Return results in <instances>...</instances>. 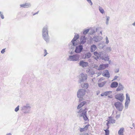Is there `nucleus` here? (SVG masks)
Returning <instances> with one entry per match:
<instances>
[{"label":"nucleus","instance_id":"nucleus-1","mask_svg":"<svg viewBox=\"0 0 135 135\" xmlns=\"http://www.w3.org/2000/svg\"><path fill=\"white\" fill-rule=\"evenodd\" d=\"M48 28V26L46 25L43 27L42 30V38L47 42H48L49 40Z\"/></svg>","mask_w":135,"mask_h":135},{"label":"nucleus","instance_id":"nucleus-2","mask_svg":"<svg viewBox=\"0 0 135 135\" xmlns=\"http://www.w3.org/2000/svg\"><path fill=\"white\" fill-rule=\"evenodd\" d=\"M86 108H85L84 109H80L77 112L78 113L77 114V116L83 117L84 120H88V119L86 116Z\"/></svg>","mask_w":135,"mask_h":135},{"label":"nucleus","instance_id":"nucleus-3","mask_svg":"<svg viewBox=\"0 0 135 135\" xmlns=\"http://www.w3.org/2000/svg\"><path fill=\"white\" fill-rule=\"evenodd\" d=\"M68 56L67 60L69 61H77L79 60L80 58L79 55L78 54L73 55H68Z\"/></svg>","mask_w":135,"mask_h":135},{"label":"nucleus","instance_id":"nucleus-4","mask_svg":"<svg viewBox=\"0 0 135 135\" xmlns=\"http://www.w3.org/2000/svg\"><path fill=\"white\" fill-rule=\"evenodd\" d=\"M31 107L29 103H27L25 105L22 106L21 110L23 112L25 113H27L30 112Z\"/></svg>","mask_w":135,"mask_h":135},{"label":"nucleus","instance_id":"nucleus-5","mask_svg":"<svg viewBox=\"0 0 135 135\" xmlns=\"http://www.w3.org/2000/svg\"><path fill=\"white\" fill-rule=\"evenodd\" d=\"M85 90L84 89H81L79 90L77 92V97L79 98V101H81L84 99L83 96L85 94Z\"/></svg>","mask_w":135,"mask_h":135},{"label":"nucleus","instance_id":"nucleus-6","mask_svg":"<svg viewBox=\"0 0 135 135\" xmlns=\"http://www.w3.org/2000/svg\"><path fill=\"white\" fill-rule=\"evenodd\" d=\"M87 78V75L85 74L81 73L79 75V82L81 83L86 80Z\"/></svg>","mask_w":135,"mask_h":135},{"label":"nucleus","instance_id":"nucleus-7","mask_svg":"<svg viewBox=\"0 0 135 135\" xmlns=\"http://www.w3.org/2000/svg\"><path fill=\"white\" fill-rule=\"evenodd\" d=\"M114 105L116 109L118 111H122L123 109V105L121 103L119 102H117L115 103Z\"/></svg>","mask_w":135,"mask_h":135},{"label":"nucleus","instance_id":"nucleus-8","mask_svg":"<svg viewBox=\"0 0 135 135\" xmlns=\"http://www.w3.org/2000/svg\"><path fill=\"white\" fill-rule=\"evenodd\" d=\"M115 99L119 100L121 102H122L124 99L123 95L122 93H119L115 95Z\"/></svg>","mask_w":135,"mask_h":135},{"label":"nucleus","instance_id":"nucleus-9","mask_svg":"<svg viewBox=\"0 0 135 135\" xmlns=\"http://www.w3.org/2000/svg\"><path fill=\"white\" fill-rule=\"evenodd\" d=\"M126 98L125 105L126 108L127 109L128 108V104L130 101V97L128 94L127 93L126 94Z\"/></svg>","mask_w":135,"mask_h":135},{"label":"nucleus","instance_id":"nucleus-10","mask_svg":"<svg viewBox=\"0 0 135 135\" xmlns=\"http://www.w3.org/2000/svg\"><path fill=\"white\" fill-rule=\"evenodd\" d=\"M79 36L78 35H75L74 37L71 41V42L74 46H75L77 45L76 40L79 38Z\"/></svg>","mask_w":135,"mask_h":135},{"label":"nucleus","instance_id":"nucleus-11","mask_svg":"<svg viewBox=\"0 0 135 135\" xmlns=\"http://www.w3.org/2000/svg\"><path fill=\"white\" fill-rule=\"evenodd\" d=\"M109 66L108 64H100L98 68V70H103L105 69L106 67Z\"/></svg>","mask_w":135,"mask_h":135},{"label":"nucleus","instance_id":"nucleus-12","mask_svg":"<svg viewBox=\"0 0 135 135\" xmlns=\"http://www.w3.org/2000/svg\"><path fill=\"white\" fill-rule=\"evenodd\" d=\"M83 49V46L80 45L76 47L75 52L77 53H80Z\"/></svg>","mask_w":135,"mask_h":135},{"label":"nucleus","instance_id":"nucleus-13","mask_svg":"<svg viewBox=\"0 0 135 135\" xmlns=\"http://www.w3.org/2000/svg\"><path fill=\"white\" fill-rule=\"evenodd\" d=\"M109 120L108 121V122L106 123L108 127V129L109 128V124L110 123H115V120L112 117H109Z\"/></svg>","mask_w":135,"mask_h":135},{"label":"nucleus","instance_id":"nucleus-14","mask_svg":"<svg viewBox=\"0 0 135 135\" xmlns=\"http://www.w3.org/2000/svg\"><path fill=\"white\" fill-rule=\"evenodd\" d=\"M118 86L116 90V91L117 92H118L123 90L124 89V87L120 83H119V84H118Z\"/></svg>","mask_w":135,"mask_h":135},{"label":"nucleus","instance_id":"nucleus-15","mask_svg":"<svg viewBox=\"0 0 135 135\" xmlns=\"http://www.w3.org/2000/svg\"><path fill=\"white\" fill-rule=\"evenodd\" d=\"M103 39V37L100 36H95L93 38V40L95 42L99 41L102 40Z\"/></svg>","mask_w":135,"mask_h":135},{"label":"nucleus","instance_id":"nucleus-16","mask_svg":"<svg viewBox=\"0 0 135 135\" xmlns=\"http://www.w3.org/2000/svg\"><path fill=\"white\" fill-rule=\"evenodd\" d=\"M86 71V73L90 75H92L95 73L94 71L92 69H88Z\"/></svg>","mask_w":135,"mask_h":135},{"label":"nucleus","instance_id":"nucleus-17","mask_svg":"<svg viewBox=\"0 0 135 135\" xmlns=\"http://www.w3.org/2000/svg\"><path fill=\"white\" fill-rule=\"evenodd\" d=\"M88 63L87 62H84L83 61H81L79 63L80 66L83 67H86L88 65Z\"/></svg>","mask_w":135,"mask_h":135},{"label":"nucleus","instance_id":"nucleus-18","mask_svg":"<svg viewBox=\"0 0 135 135\" xmlns=\"http://www.w3.org/2000/svg\"><path fill=\"white\" fill-rule=\"evenodd\" d=\"M103 75L105 77L109 78L110 77V74L108 70H106L104 71L103 73Z\"/></svg>","mask_w":135,"mask_h":135},{"label":"nucleus","instance_id":"nucleus-19","mask_svg":"<svg viewBox=\"0 0 135 135\" xmlns=\"http://www.w3.org/2000/svg\"><path fill=\"white\" fill-rule=\"evenodd\" d=\"M118 83L117 82L114 81L111 83L110 87L112 88H116L118 86Z\"/></svg>","mask_w":135,"mask_h":135},{"label":"nucleus","instance_id":"nucleus-20","mask_svg":"<svg viewBox=\"0 0 135 135\" xmlns=\"http://www.w3.org/2000/svg\"><path fill=\"white\" fill-rule=\"evenodd\" d=\"M100 58L102 60H104L105 61H108L109 60L108 56L107 54H105L104 56L102 55Z\"/></svg>","mask_w":135,"mask_h":135},{"label":"nucleus","instance_id":"nucleus-21","mask_svg":"<svg viewBox=\"0 0 135 135\" xmlns=\"http://www.w3.org/2000/svg\"><path fill=\"white\" fill-rule=\"evenodd\" d=\"M21 7L23 8H27L31 6V4L29 3H25V4H21L20 5Z\"/></svg>","mask_w":135,"mask_h":135},{"label":"nucleus","instance_id":"nucleus-22","mask_svg":"<svg viewBox=\"0 0 135 135\" xmlns=\"http://www.w3.org/2000/svg\"><path fill=\"white\" fill-rule=\"evenodd\" d=\"M86 39L85 36H82L80 38V42L81 44H83L86 42Z\"/></svg>","mask_w":135,"mask_h":135},{"label":"nucleus","instance_id":"nucleus-23","mask_svg":"<svg viewBox=\"0 0 135 135\" xmlns=\"http://www.w3.org/2000/svg\"><path fill=\"white\" fill-rule=\"evenodd\" d=\"M103 52H100L99 53L97 52H95L94 53V55L95 56L100 57H101L103 55Z\"/></svg>","mask_w":135,"mask_h":135},{"label":"nucleus","instance_id":"nucleus-24","mask_svg":"<svg viewBox=\"0 0 135 135\" xmlns=\"http://www.w3.org/2000/svg\"><path fill=\"white\" fill-rule=\"evenodd\" d=\"M86 103L85 101H83L80 103L78 106L77 108L79 109L81 108Z\"/></svg>","mask_w":135,"mask_h":135},{"label":"nucleus","instance_id":"nucleus-25","mask_svg":"<svg viewBox=\"0 0 135 135\" xmlns=\"http://www.w3.org/2000/svg\"><path fill=\"white\" fill-rule=\"evenodd\" d=\"M90 49L91 52H93L97 49V47L95 45H93L91 46Z\"/></svg>","mask_w":135,"mask_h":135},{"label":"nucleus","instance_id":"nucleus-26","mask_svg":"<svg viewBox=\"0 0 135 135\" xmlns=\"http://www.w3.org/2000/svg\"><path fill=\"white\" fill-rule=\"evenodd\" d=\"M112 92L111 91H106L104 93H102L101 94V96L102 97L104 96H107L109 95V94L111 93Z\"/></svg>","mask_w":135,"mask_h":135},{"label":"nucleus","instance_id":"nucleus-27","mask_svg":"<svg viewBox=\"0 0 135 135\" xmlns=\"http://www.w3.org/2000/svg\"><path fill=\"white\" fill-rule=\"evenodd\" d=\"M85 55V59H88L90 58L91 56V53L89 52H87L84 54Z\"/></svg>","mask_w":135,"mask_h":135},{"label":"nucleus","instance_id":"nucleus-28","mask_svg":"<svg viewBox=\"0 0 135 135\" xmlns=\"http://www.w3.org/2000/svg\"><path fill=\"white\" fill-rule=\"evenodd\" d=\"M81 86L83 88L87 89L89 85L87 83H84L83 84H82Z\"/></svg>","mask_w":135,"mask_h":135},{"label":"nucleus","instance_id":"nucleus-29","mask_svg":"<svg viewBox=\"0 0 135 135\" xmlns=\"http://www.w3.org/2000/svg\"><path fill=\"white\" fill-rule=\"evenodd\" d=\"M124 130V128H122L120 129L118 132V134L119 135H123V132Z\"/></svg>","mask_w":135,"mask_h":135},{"label":"nucleus","instance_id":"nucleus-30","mask_svg":"<svg viewBox=\"0 0 135 135\" xmlns=\"http://www.w3.org/2000/svg\"><path fill=\"white\" fill-rule=\"evenodd\" d=\"M106 83V81H104L100 83H98V86L99 87H102L104 86Z\"/></svg>","mask_w":135,"mask_h":135},{"label":"nucleus","instance_id":"nucleus-31","mask_svg":"<svg viewBox=\"0 0 135 135\" xmlns=\"http://www.w3.org/2000/svg\"><path fill=\"white\" fill-rule=\"evenodd\" d=\"M89 127V125H86L85 126V127L83 128H80V131L81 132H83V131L85 130H86L87 129L88 127Z\"/></svg>","mask_w":135,"mask_h":135},{"label":"nucleus","instance_id":"nucleus-32","mask_svg":"<svg viewBox=\"0 0 135 135\" xmlns=\"http://www.w3.org/2000/svg\"><path fill=\"white\" fill-rule=\"evenodd\" d=\"M105 18H106L105 20V23L107 25H108L109 24V21L110 20V17L106 15L105 16Z\"/></svg>","mask_w":135,"mask_h":135},{"label":"nucleus","instance_id":"nucleus-33","mask_svg":"<svg viewBox=\"0 0 135 135\" xmlns=\"http://www.w3.org/2000/svg\"><path fill=\"white\" fill-rule=\"evenodd\" d=\"M99 10L100 12L102 14H103L104 12V11L103 9L100 6L99 7Z\"/></svg>","mask_w":135,"mask_h":135},{"label":"nucleus","instance_id":"nucleus-34","mask_svg":"<svg viewBox=\"0 0 135 135\" xmlns=\"http://www.w3.org/2000/svg\"><path fill=\"white\" fill-rule=\"evenodd\" d=\"M106 51L107 52H109L111 51V48L110 47H107L106 48Z\"/></svg>","mask_w":135,"mask_h":135},{"label":"nucleus","instance_id":"nucleus-35","mask_svg":"<svg viewBox=\"0 0 135 135\" xmlns=\"http://www.w3.org/2000/svg\"><path fill=\"white\" fill-rule=\"evenodd\" d=\"M108 129L107 128V129H104L105 132V135H109V131Z\"/></svg>","mask_w":135,"mask_h":135},{"label":"nucleus","instance_id":"nucleus-36","mask_svg":"<svg viewBox=\"0 0 135 135\" xmlns=\"http://www.w3.org/2000/svg\"><path fill=\"white\" fill-rule=\"evenodd\" d=\"M89 29H87L84 31L83 32V34L84 35L88 33V32L89 31Z\"/></svg>","mask_w":135,"mask_h":135},{"label":"nucleus","instance_id":"nucleus-37","mask_svg":"<svg viewBox=\"0 0 135 135\" xmlns=\"http://www.w3.org/2000/svg\"><path fill=\"white\" fill-rule=\"evenodd\" d=\"M105 43L106 44H108L109 43V40L108 39L107 36H106L105 38Z\"/></svg>","mask_w":135,"mask_h":135},{"label":"nucleus","instance_id":"nucleus-38","mask_svg":"<svg viewBox=\"0 0 135 135\" xmlns=\"http://www.w3.org/2000/svg\"><path fill=\"white\" fill-rule=\"evenodd\" d=\"M0 16L2 19H4V17L3 13L1 12H0Z\"/></svg>","mask_w":135,"mask_h":135},{"label":"nucleus","instance_id":"nucleus-39","mask_svg":"<svg viewBox=\"0 0 135 135\" xmlns=\"http://www.w3.org/2000/svg\"><path fill=\"white\" fill-rule=\"evenodd\" d=\"M44 56H45L48 53L47 52V51L46 50H44Z\"/></svg>","mask_w":135,"mask_h":135},{"label":"nucleus","instance_id":"nucleus-40","mask_svg":"<svg viewBox=\"0 0 135 135\" xmlns=\"http://www.w3.org/2000/svg\"><path fill=\"white\" fill-rule=\"evenodd\" d=\"M93 67L94 68H95V69H98V66L97 65L94 64L93 65Z\"/></svg>","mask_w":135,"mask_h":135},{"label":"nucleus","instance_id":"nucleus-41","mask_svg":"<svg viewBox=\"0 0 135 135\" xmlns=\"http://www.w3.org/2000/svg\"><path fill=\"white\" fill-rule=\"evenodd\" d=\"M19 106L18 105L15 109V111L17 112L19 110Z\"/></svg>","mask_w":135,"mask_h":135},{"label":"nucleus","instance_id":"nucleus-42","mask_svg":"<svg viewBox=\"0 0 135 135\" xmlns=\"http://www.w3.org/2000/svg\"><path fill=\"white\" fill-rule=\"evenodd\" d=\"M88 2L91 6L93 4V3L91 0H86Z\"/></svg>","mask_w":135,"mask_h":135},{"label":"nucleus","instance_id":"nucleus-43","mask_svg":"<svg viewBox=\"0 0 135 135\" xmlns=\"http://www.w3.org/2000/svg\"><path fill=\"white\" fill-rule=\"evenodd\" d=\"M118 78V76H115L114 77V79L112 80V81H114L117 78Z\"/></svg>","mask_w":135,"mask_h":135},{"label":"nucleus","instance_id":"nucleus-44","mask_svg":"<svg viewBox=\"0 0 135 135\" xmlns=\"http://www.w3.org/2000/svg\"><path fill=\"white\" fill-rule=\"evenodd\" d=\"M98 57V56H93V57L94 58V59L97 60V61H98V59H99V57Z\"/></svg>","mask_w":135,"mask_h":135},{"label":"nucleus","instance_id":"nucleus-45","mask_svg":"<svg viewBox=\"0 0 135 135\" xmlns=\"http://www.w3.org/2000/svg\"><path fill=\"white\" fill-rule=\"evenodd\" d=\"M5 49H3L1 51V52L2 54H3L5 52Z\"/></svg>","mask_w":135,"mask_h":135},{"label":"nucleus","instance_id":"nucleus-46","mask_svg":"<svg viewBox=\"0 0 135 135\" xmlns=\"http://www.w3.org/2000/svg\"><path fill=\"white\" fill-rule=\"evenodd\" d=\"M119 69H117L115 70V72L116 73H118L119 71Z\"/></svg>","mask_w":135,"mask_h":135},{"label":"nucleus","instance_id":"nucleus-47","mask_svg":"<svg viewBox=\"0 0 135 135\" xmlns=\"http://www.w3.org/2000/svg\"><path fill=\"white\" fill-rule=\"evenodd\" d=\"M120 116V114H117L116 116V118L117 119L119 118Z\"/></svg>","mask_w":135,"mask_h":135},{"label":"nucleus","instance_id":"nucleus-48","mask_svg":"<svg viewBox=\"0 0 135 135\" xmlns=\"http://www.w3.org/2000/svg\"><path fill=\"white\" fill-rule=\"evenodd\" d=\"M69 54H70V55H71L73 54V52L72 51H69Z\"/></svg>","mask_w":135,"mask_h":135},{"label":"nucleus","instance_id":"nucleus-49","mask_svg":"<svg viewBox=\"0 0 135 135\" xmlns=\"http://www.w3.org/2000/svg\"><path fill=\"white\" fill-rule=\"evenodd\" d=\"M38 12H37L36 13H34V14H33V15H36V14H38Z\"/></svg>","mask_w":135,"mask_h":135},{"label":"nucleus","instance_id":"nucleus-50","mask_svg":"<svg viewBox=\"0 0 135 135\" xmlns=\"http://www.w3.org/2000/svg\"><path fill=\"white\" fill-rule=\"evenodd\" d=\"M6 135H12V134L10 133H9L6 134Z\"/></svg>","mask_w":135,"mask_h":135},{"label":"nucleus","instance_id":"nucleus-51","mask_svg":"<svg viewBox=\"0 0 135 135\" xmlns=\"http://www.w3.org/2000/svg\"><path fill=\"white\" fill-rule=\"evenodd\" d=\"M109 61V64H110V63H111V61L110 60H109L108 61Z\"/></svg>","mask_w":135,"mask_h":135},{"label":"nucleus","instance_id":"nucleus-52","mask_svg":"<svg viewBox=\"0 0 135 135\" xmlns=\"http://www.w3.org/2000/svg\"><path fill=\"white\" fill-rule=\"evenodd\" d=\"M100 33L101 34V35H102V31L100 32Z\"/></svg>","mask_w":135,"mask_h":135},{"label":"nucleus","instance_id":"nucleus-53","mask_svg":"<svg viewBox=\"0 0 135 135\" xmlns=\"http://www.w3.org/2000/svg\"><path fill=\"white\" fill-rule=\"evenodd\" d=\"M132 126H133V127H134V123H133L132 124Z\"/></svg>","mask_w":135,"mask_h":135},{"label":"nucleus","instance_id":"nucleus-54","mask_svg":"<svg viewBox=\"0 0 135 135\" xmlns=\"http://www.w3.org/2000/svg\"><path fill=\"white\" fill-rule=\"evenodd\" d=\"M104 46H102L101 47L102 48H103L104 47Z\"/></svg>","mask_w":135,"mask_h":135},{"label":"nucleus","instance_id":"nucleus-55","mask_svg":"<svg viewBox=\"0 0 135 135\" xmlns=\"http://www.w3.org/2000/svg\"><path fill=\"white\" fill-rule=\"evenodd\" d=\"M94 33V32H93L92 33H90V34H93Z\"/></svg>","mask_w":135,"mask_h":135},{"label":"nucleus","instance_id":"nucleus-56","mask_svg":"<svg viewBox=\"0 0 135 135\" xmlns=\"http://www.w3.org/2000/svg\"><path fill=\"white\" fill-rule=\"evenodd\" d=\"M101 44H102V43H101V42L100 43H99V45H100Z\"/></svg>","mask_w":135,"mask_h":135},{"label":"nucleus","instance_id":"nucleus-57","mask_svg":"<svg viewBox=\"0 0 135 135\" xmlns=\"http://www.w3.org/2000/svg\"><path fill=\"white\" fill-rule=\"evenodd\" d=\"M98 93H97V95H98Z\"/></svg>","mask_w":135,"mask_h":135},{"label":"nucleus","instance_id":"nucleus-58","mask_svg":"<svg viewBox=\"0 0 135 135\" xmlns=\"http://www.w3.org/2000/svg\"><path fill=\"white\" fill-rule=\"evenodd\" d=\"M130 128H132V127H130Z\"/></svg>","mask_w":135,"mask_h":135},{"label":"nucleus","instance_id":"nucleus-59","mask_svg":"<svg viewBox=\"0 0 135 135\" xmlns=\"http://www.w3.org/2000/svg\"><path fill=\"white\" fill-rule=\"evenodd\" d=\"M82 135L81 134V135Z\"/></svg>","mask_w":135,"mask_h":135}]
</instances>
